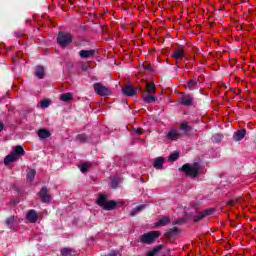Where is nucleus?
Listing matches in <instances>:
<instances>
[{
    "label": "nucleus",
    "instance_id": "nucleus-10",
    "mask_svg": "<svg viewBox=\"0 0 256 256\" xmlns=\"http://www.w3.org/2000/svg\"><path fill=\"white\" fill-rule=\"evenodd\" d=\"M122 93L127 95V97H133V95H136L137 89L131 85H127L122 88Z\"/></svg>",
    "mask_w": 256,
    "mask_h": 256
},
{
    "label": "nucleus",
    "instance_id": "nucleus-30",
    "mask_svg": "<svg viewBox=\"0 0 256 256\" xmlns=\"http://www.w3.org/2000/svg\"><path fill=\"white\" fill-rule=\"evenodd\" d=\"M77 140L80 141V143H85V141H87V136L85 134H80L77 136Z\"/></svg>",
    "mask_w": 256,
    "mask_h": 256
},
{
    "label": "nucleus",
    "instance_id": "nucleus-15",
    "mask_svg": "<svg viewBox=\"0 0 256 256\" xmlns=\"http://www.w3.org/2000/svg\"><path fill=\"white\" fill-rule=\"evenodd\" d=\"M79 55L82 59H89L95 55V50H81Z\"/></svg>",
    "mask_w": 256,
    "mask_h": 256
},
{
    "label": "nucleus",
    "instance_id": "nucleus-13",
    "mask_svg": "<svg viewBox=\"0 0 256 256\" xmlns=\"http://www.w3.org/2000/svg\"><path fill=\"white\" fill-rule=\"evenodd\" d=\"M27 219L30 223H36V221L39 219V215H37L35 210H30L27 213Z\"/></svg>",
    "mask_w": 256,
    "mask_h": 256
},
{
    "label": "nucleus",
    "instance_id": "nucleus-36",
    "mask_svg": "<svg viewBox=\"0 0 256 256\" xmlns=\"http://www.w3.org/2000/svg\"><path fill=\"white\" fill-rule=\"evenodd\" d=\"M142 67H143L144 69H149V67H148L147 65H145V64H143Z\"/></svg>",
    "mask_w": 256,
    "mask_h": 256
},
{
    "label": "nucleus",
    "instance_id": "nucleus-7",
    "mask_svg": "<svg viewBox=\"0 0 256 256\" xmlns=\"http://www.w3.org/2000/svg\"><path fill=\"white\" fill-rule=\"evenodd\" d=\"M171 57L176 61V63H179V61H183L186 57L185 50L183 47H178L173 51Z\"/></svg>",
    "mask_w": 256,
    "mask_h": 256
},
{
    "label": "nucleus",
    "instance_id": "nucleus-1",
    "mask_svg": "<svg viewBox=\"0 0 256 256\" xmlns=\"http://www.w3.org/2000/svg\"><path fill=\"white\" fill-rule=\"evenodd\" d=\"M156 93H157V89L155 87V83L153 82L146 83L145 91L142 94L143 101L145 103H155V101H157Z\"/></svg>",
    "mask_w": 256,
    "mask_h": 256
},
{
    "label": "nucleus",
    "instance_id": "nucleus-19",
    "mask_svg": "<svg viewBox=\"0 0 256 256\" xmlns=\"http://www.w3.org/2000/svg\"><path fill=\"white\" fill-rule=\"evenodd\" d=\"M78 167H79L81 173H87V171H89V169H91V163L84 162V163L80 164Z\"/></svg>",
    "mask_w": 256,
    "mask_h": 256
},
{
    "label": "nucleus",
    "instance_id": "nucleus-18",
    "mask_svg": "<svg viewBox=\"0 0 256 256\" xmlns=\"http://www.w3.org/2000/svg\"><path fill=\"white\" fill-rule=\"evenodd\" d=\"M38 137H40V139H47L51 137V132H49L47 129H40L38 131Z\"/></svg>",
    "mask_w": 256,
    "mask_h": 256
},
{
    "label": "nucleus",
    "instance_id": "nucleus-35",
    "mask_svg": "<svg viewBox=\"0 0 256 256\" xmlns=\"http://www.w3.org/2000/svg\"><path fill=\"white\" fill-rule=\"evenodd\" d=\"M4 127H5V125L3 124V122H0V133L3 131Z\"/></svg>",
    "mask_w": 256,
    "mask_h": 256
},
{
    "label": "nucleus",
    "instance_id": "nucleus-32",
    "mask_svg": "<svg viewBox=\"0 0 256 256\" xmlns=\"http://www.w3.org/2000/svg\"><path fill=\"white\" fill-rule=\"evenodd\" d=\"M141 134H143V129L141 128H134L132 130V135H141Z\"/></svg>",
    "mask_w": 256,
    "mask_h": 256
},
{
    "label": "nucleus",
    "instance_id": "nucleus-23",
    "mask_svg": "<svg viewBox=\"0 0 256 256\" xmlns=\"http://www.w3.org/2000/svg\"><path fill=\"white\" fill-rule=\"evenodd\" d=\"M163 163H165V159H163L162 157L156 158L154 161L155 169H161V167H163Z\"/></svg>",
    "mask_w": 256,
    "mask_h": 256
},
{
    "label": "nucleus",
    "instance_id": "nucleus-29",
    "mask_svg": "<svg viewBox=\"0 0 256 256\" xmlns=\"http://www.w3.org/2000/svg\"><path fill=\"white\" fill-rule=\"evenodd\" d=\"M49 105H51V100H43L41 103H40V106L45 109L47 107H49Z\"/></svg>",
    "mask_w": 256,
    "mask_h": 256
},
{
    "label": "nucleus",
    "instance_id": "nucleus-14",
    "mask_svg": "<svg viewBox=\"0 0 256 256\" xmlns=\"http://www.w3.org/2000/svg\"><path fill=\"white\" fill-rule=\"evenodd\" d=\"M213 214V209H209V210H204L202 213L196 215L194 217V221L199 222L201 221V219H203V217H207L208 215H212Z\"/></svg>",
    "mask_w": 256,
    "mask_h": 256
},
{
    "label": "nucleus",
    "instance_id": "nucleus-22",
    "mask_svg": "<svg viewBox=\"0 0 256 256\" xmlns=\"http://www.w3.org/2000/svg\"><path fill=\"white\" fill-rule=\"evenodd\" d=\"M198 87H199V81L193 79L188 82V89H190V91H193Z\"/></svg>",
    "mask_w": 256,
    "mask_h": 256
},
{
    "label": "nucleus",
    "instance_id": "nucleus-8",
    "mask_svg": "<svg viewBox=\"0 0 256 256\" xmlns=\"http://www.w3.org/2000/svg\"><path fill=\"white\" fill-rule=\"evenodd\" d=\"M94 90L97 93V95H101V96L109 95V89L103 86L101 83H95Z\"/></svg>",
    "mask_w": 256,
    "mask_h": 256
},
{
    "label": "nucleus",
    "instance_id": "nucleus-5",
    "mask_svg": "<svg viewBox=\"0 0 256 256\" xmlns=\"http://www.w3.org/2000/svg\"><path fill=\"white\" fill-rule=\"evenodd\" d=\"M159 235H161L160 231H151L143 234L140 237V241L142 243H146V245H151V243L155 242V239H158Z\"/></svg>",
    "mask_w": 256,
    "mask_h": 256
},
{
    "label": "nucleus",
    "instance_id": "nucleus-24",
    "mask_svg": "<svg viewBox=\"0 0 256 256\" xmlns=\"http://www.w3.org/2000/svg\"><path fill=\"white\" fill-rule=\"evenodd\" d=\"M169 223L168 217H162L158 222L155 223L156 227H165Z\"/></svg>",
    "mask_w": 256,
    "mask_h": 256
},
{
    "label": "nucleus",
    "instance_id": "nucleus-12",
    "mask_svg": "<svg viewBox=\"0 0 256 256\" xmlns=\"http://www.w3.org/2000/svg\"><path fill=\"white\" fill-rule=\"evenodd\" d=\"M167 137L170 141H177V139L181 137V134L179 133V131L172 129L168 132Z\"/></svg>",
    "mask_w": 256,
    "mask_h": 256
},
{
    "label": "nucleus",
    "instance_id": "nucleus-6",
    "mask_svg": "<svg viewBox=\"0 0 256 256\" xmlns=\"http://www.w3.org/2000/svg\"><path fill=\"white\" fill-rule=\"evenodd\" d=\"M57 41L60 47H67V45L73 41V37L69 33L60 32Z\"/></svg>",
    "mask_w": 256,
    "mask_h": 256
},
{
    "label": "nucleus",
    "instance_id": "nucleus-33",
    "mask_svg": "<svg viewBox=\"0 0 256 256\" xmlns=\"http://www.w3.org/2000/svg\"><path fill=\"white\" fill-rule=\"evenodd\" d=\"M13 223H15V217L11 216L10 218H8L6 220V225H13Z\"/></svg>",
    "mask_w": 256,
    "mask_h": 256
},
{
    "label": "nucleus",
    "instance_id": "nucleus-34",
    "mask_svg": "<svg viewBox=\"0 0 256 256\" xmlns=\"http://www.w3.org/2000/svg\"><path fill=\"white\" fill-rule=\"evenodd\" d=\"M214 141L219 142L221 139H223V136L221 134H216L213 136Z\"/></svg>",
    "mask_w": 256,
    "mask_h": 256
},
{
    "label": "nucleus",
    "instance_id": "nucleus-17",
    "mask_svg": "<svg viewBox=\"0 0 256 256\" xmlns=\"http://www.w3.org/2000/svg\"><path fill=\"white\" fill-rule=\"evenodd\" d=\"M35 75L38 79H43L45 77V68L43 66L36 67Z\"/></svg>",
    "mask_w": 256,
    "mask_h": 256
},
{
    "label": "nucleus",
    "instance_id": "nucleus-37",
    "mask_svg": "<svg viewBox=\"0 0 256 256\" xmlns=\"http://www.w3.org/2000/svg\"><path fill=\"white\" fill-rule=\"evenodd\" d=\"M233 203H234L233 200H230V201L228 202L229 205H233Z\"/></svg>",
    "mask_w": 256,
    "mask_h": 256
},
{
    "label": "nucleus",
    "instance_id": "nucleus-25",
    "mask_svg": "<svg viewBox=\"0 0 256 256\" xmlns=\"http://www.w3.org/2000/svg\"><path fill=\"white\" fill-rule=\"evenodd\" d=\"M161 249H163V246H161V245L156 246V247L153 248L152 250H149L146 255H147V256H155V255H157V253H158L159 251H161Z\"/></svg>",
    "mask_w": 256,
    "mask_h": 256
},
{
    "label": "nucleus",
    "instance_id": "nucleus-4",
    "mask_svg": "<svg viewBox=\"0 0 256 256\" xmlns=\"http://www.w3.org/2000/svg\"><path fill=\"white\" fill-rule=\"evenodd\" d=\"M182 171L188 177H197V175H199V163L184 164L182 166Z\"/></svg>",
    "mask_w": 256,
    "mask_h": 256
},
{
    "label": "nucleus",
    "instance_id": "nucleus-28",
    "mask_svg": "<svg viewBox=\"0 0 256 256\" xmlns=\"http://www.w3.org/2000/svg\"><path fill=\"white\" fill-rule=\"evenodd\" d=\"M144 209H145V205L138 206L137 208H135L134 210L131 211L130 215L132 217H135V215H137V213H140V211H143Z\"/></svg>",
    "mask_w": 256,
    "mask_h": 256
},
{
    "label": "nucleus",
    "instance_id": "nucleus-38",
    "mask_svg": "<svg viewBox=\"0 0 256 256\" xmlns=\"http://www.w3.org/2000/svg\"><path fill=\"white\" fill-rule=\"evenodd\" d=\"M238 203H241V200H238Z\"/></svg>",
    "mask_w": 256,
    "mask_h": 256
},
{
    "label": "nucleus",
    "instance_id": "nucleus-27",
    "mask_svg": "<svg viewBox=\"0 0 256 256\" xmlns=\"http://www.w3.org/2000/svg\"><path fill=\"white\" fill-rule=\"evenodd\" d=\"M73 253H75V252L71 248H63L61 250V255H63V256H71V255H73Z\"/></svg>",
    "mask_w": 256,
    "mask_h": 256
},
{
    "label": "nucleus",
    "instance_id": "nucleus-2",
    "mask_svg": "<svg viewBox=\"0 0 256 256\" xmlns=\"http://www.w3.org/2000/svg\"><path fill=\"white\" fill-rule=\"evenodd\" d=\"M23 155H25L23 147L16 146L13 148L12 152L4 158V164L9 165L15 163V161H19V157H23Z\"/></svg>",
    "mask_w": 256,
    "mask_h": 256
},
{
    "label": "nucleus",
    "instance_id": "nucleus-11",
    "mask_svg": "<svg viewBox=\"0 0 256 256\" xmlns=\"http://www.w3.org/2000/svg\"><path fill=\"white\" fill-rule=\"evenodd\" d=\"M179 101L182 105H191L193 103V97H191V95L181 94L179 96Z\"/></svg>",
    "mask_w": 256,
    "mask_h": 256
},
{
    "label": "nucleus",
    "instance_id": "nucleus-9",
    "mask_svg": "<svg viewBox=\"0 0 256 256\" xmlns=\"http://www.w3.org/2000/svg\"><path fill=\"white\" fill-rule=\"evenodd\" d=\"M41 201L43 203H49L51 201V194L47 191L45 187H43L40 192L38 193Z\"/></svg>",
    "mask_w": 256,
    "mask_h": 256
},
{
    "label": "nucleus",
    "instance_id": "nucleus-21",
    "mask_svg": "<svg viewBox=\"0 0 256 256\" xmlns=\"http://www.w3.org/2000/svg\"><path fill=\"white\" fill-rule=\"evenodd\" d=\"M179 129L184 133H189V131H191V126H189V123L187 122H182L179 124Z\"/></svg>",
    "mask_w": 256,
    "mask_h": 256
},
{
    "label": "nucleus",
    "instance_id": "nucleus-26",
    "mask_svg": "<svg viewBox=\"0 0 256 256\" xmlns=\"http://www.w3.org/2000/svg\"><path fill=\"white\" fill-rule=\"evenodd\" d=\"M36 171L34 169H29L27 172V181L29 183L33 182V179H35Z\"/></svg>",
    "mask_w": 256,
    "mask_h": 256
},
{
    "label": "nucleus",
    "instance_id": "nucleus-31",
    "mask_svg": "<svg viewBox=\"0 0 256 256\" xmlns=\"http://www.w3.org/2000/svg\"><path fill=\"white\" fill-rule=\"evenodd\" d=\"M179 159V154L177 152H174L170 155L169 161H177Z\"/></svg>",
    "mask_w": 256,
    "mask_h": 256
},
{
    "label": "nucleus",
    "instance_id": "nucleus-3",
    "mask_svg": "<svg viewBox=\"0 0 256 256\" xmlns=\"http://www.w3.org/2000/svg\"><path fill=\"white\" fill-rule=\"evenodd\" d=\"M97 204L102 207L103 209H105V211H111L113 210L115 207H117V202H115L114 200H107V195H100L97 199Z\"/></svg>",
    "mask_w": 256,
    "mask_h": 256
},
{
    "label": "nucleus",
    "instance_id": "nucleus-20",
    "mask_svg": "<svg viewBox=\"0 0 256 256\" xmlns=\"http://www.w3.org/2000/svg\"><path fill=\"white\" fill-rule=\"evenodd\" d=\"M60 101H64V103H67V101H73V94L68 92L60 95Z\"/></svg>",
    "mask_w": 256,
    "mask_h": 256
},
{
    "label": "nucleus",
    "instance_id": "nucleus-16",
    "mask_svg": "<svg viewBox=\"0 0 256 256\" xmlns=\"http://www.w3.org/2000/svg\"><path fill=\"white\" fill-rule=\"evenodd\" d=\"M246 133L247 132L245 130H238L234 133V141H241L245 138Z\"/></svg>",
    "mask_w": 256,
    "mask_h": 256
}]
</instances>
